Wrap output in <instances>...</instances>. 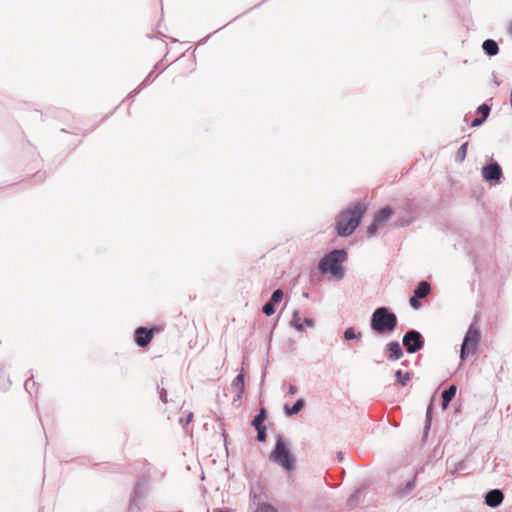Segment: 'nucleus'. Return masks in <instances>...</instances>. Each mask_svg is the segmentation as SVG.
<instances>
[{
    "mask_svg": "<svg viewBox=\"0 0 512 512\" xmlns=\"http://www.w3.org/2000/svg\"><path fill=\"white\" fill-rule=\"evenodd\" d=\"M457 387L454 384L449 385L441 394L442 410H446L452 400L455 398Z\"/></svg>",
    "mask_w": 512,
    "mask_h": 512,
    "instance_id": "19",
    "label": "nucleus"
},
{
    "mask_svg": "<svg viewBox=\"0 0 512 512\" xmlns=\"http://www.w3.org/2000/svg\"><path fill=\"white\" fill-rule=\"evenodd\" d=\"M438 447H435L434 450H433V453L429 456V458H432V457H435L438 453Z\"/></svg>",
    "mask_w": 512,
    "mask_h": 512,
    "instance_id": "46",
    "label": "nucleus"
},
{
    "mask_svg": "<svg viewBox=\"0 0 512 512\" xmlns=\"http://www.w3.org/2000/svg\"><path fill=\"white\" fill-rule=\"evenodd\" d=\"M430 291H431L430 284L425 280H421L417 283V285L413 291V295L415 297L423 299L430 293Z\"/></svg>",
    "mask_w": 512,
    "mask_h": 512,
    "instance_id": "22",
    "label": "nucleus"
},
{
    "mask_svg": "<svg viewBox=\"0 0 512 512\" xmlns=\"http://www.w3.org/2000/svg\"><path fill=\"white\" fill-rule=\"evenodd\" d=\"M222 436H223V438H224V441L226 442V440H227V435H226V433H225V432H223V433H222Z\"/></svg>",
    "mask_w": 512,
    "mask_h": 512,
    "instance_id": "53",
    "label": "nucleus"
},
{
    "mask_svg": "<svg viewBox=\"0 0 512 512\" xmlns=\"http://www.w3.org/2000/svg\"><path fill=\"white\" fill-rule=\"evenodd\" d=\"M164 59H165V56L154 65V68H153L154 71L162 68Z\"/></svg>",
    "mask_w": 512,
    "mask_h": 512,
    "instance_id": "42",
    "label": "nucleus"
},
{
    "mask_svg": "<svg viewBox=\"0 0 512 512\" xmlns=\"http://www.w3.org/2000/svg\"><path fill=\"white\" fill-rule=\"evenodd\" d=\"M60 132L70 134V132H69V131H67V130H66V129H64V128H62V129L60 130Z\"/></svg>",
    "mask_w": 512,
    "mask_h": 512,
    "instance_id": "52",
    "label": "nucleus"
},
{
    "mask_svg": "<svg viewBox=\"0 0 512 512\" xmlns=\"http://www.w3.org/2000/svg\"><path fill=\"white\" fill-rule=\"evenodd\" d=\"M362 339V332L358 331L356 332V329L354 327H347L343 332V340L344 341H361Z\"/></svg>",
    "mask_w": 512,
    "mask_h": 512,
    "instance_id": "26",
    "label": "nucleus"
},
{
    "mask_svg": "<svg viewBox=\"0 0 512 512\" xmlns=\"http://www.w3.org/2000/svg\"><path fill=\"white\" fill-rule=\"evenodd\" d=\"M384 353L388 360L396 361L403 356V349L397 340H392L385 345Z\"/></svg>",
    "mask_w": 512,
    "mask_h": 512,
    "instance_id": "16",
    "label": "nucleus"
},
{
    "mask_svg": "<svg viewBox=\"0 0 512 512\" xmlns=\"http://www.w3.org/2000/svg\"><path fill=\"white\" fill-rule=\"evenodd\" d=\"M82 143V139H78L76 142L72 144L71 150H74L78 145Z\"/></svg>",
    "mask_w": 512,
    "mask_h": 512,
    "instance_id": "45",
    "label": "nucleus"
},
{
    "mask_svg": "<svg viewBox=\"0 0 512 512\" xmlns=\"http://www.w3.org/2000/svg\"><path fill=\"white\" fill-rule=\"evenodd\" d=\"M194 414L193 412H189L185 418H180L179 422L185 428L188 424H190L193 420Z\"/></svg>",
    "mask_w": 512,
    "mask_h": 512,
    "instance_id": "36",
    "label": "nucleus"
},
{
    "mask_svg": "<svg viewBox=\"0 0 512 512\" xmlns=\"http://www.w3.org/2000/svg\"><path fill=\"white\" fill-rule=\"evenodd\" d=\"M118 107H119V105H118V106H116V107H115L112 111H110L108 114H106V115L101 119V122H102V121H104V120H106V119H108V118H109V117L114 113V111H115Z\"/></svg>",
    "mask_w": 512,
    "mask_h": 512,
    "instance_id": "44",
    "label": "nucleus"
},
{
    "mask_svg": "<svg viewBox=\"0 0 512 512\" xmlns=\"http://www.w3.org/2000/svg\"><path fill=\"white\" fill-rule=\"evenodd\" d=\"M402 344L407 353L414 354L424 348L425 338L420 331L409 329L402 337Z\"/></svg>",
    "mask_w": 512,
    "mask_h": 512,
    "instance_id": "10",
    "label": "nucleus"
},
{
    "mask_svg": "<svg viewBox=\"0 0 512 512\" xmlns=\"http://www.w3.org/2000/svg\"><path fill=\"white\" fill-rule=\"evenodd\" d=\"M219 30H222V27H219V29H218V30H216V31H214L212 34H214V33L218 32Z\"/></svg>",
    "mask_w": 512,
    "mask_h": 512,
    "instance_id": "55",
    "label": "nucleus"
},
{
    "mask_svg": "<svg viewBox=\"0 0 512 512\" xmlns=\"http://www.w3.org/2000/svg\"><path fill=\"white\" fill-rule=\"evenodd\" d=\"M369 205L365 199H358L349 204L335 218V233L338 237L347 238L354 234L361 225Z\"/></svg>",
    "mask_w": 512,
    "mask_h": 512,
    "instance_id": "1",
    "label": "nucleus"
},
{
    "mask_svg": "<svg viewBox=\"0 0 512 512\" xmlns=\"http://www.w3.org/2000/svg\"><path fill=\"white\" fill-rule=\"evenodd\" d=\"M134 342L140 348H146L152 341V332L149 331L147 326H138L134 330Z\"/></svg>",
    "mask_w": 512,
    "mask_h": 512,
    "instance_id": "13",
    "label": "nucleus"
},
{
    "mask_svg": "<svg viewBox=\"0 0 512 512\" xmlns=\"http://www.w3.org/2000/svg\"><path fill=\"white\" fill-rule=\"evenodd\" d=\"M34 179L36 182H41L45 179L46 177V172H42V171H37L35 174H34Z\"/></svg>",
    "mask_w": 512,
    "mask_h": 512,
    "instance_id": "39",
    "label": "nucleus"
},
{
    "mask_svg": "<svg viewBox=\"0 0 512 512\" xmlns=\"http://www.w3.org/2000/svg\"><path fill=\"white\" fill-rule=\"evenodd\" d=\"M268 418V411L266 408L262 407L258 410L257 414L251 421V426L254 428L265 427L264 422Z\"/></svg>",
    "mask_w": 512,
    "mask_h": 512,
    "instance_id": "23",
    "label": "nucleus"
},
{
    "mask_svg": "<svg viewBox=\"0 0 512 512\" xmlns=\"http://www.w3.org/2000/svg\"><path fill=\"white\" fill-rule=\"evenodd\" d=\"M303 296L308 297V293L307 292L303 293Z\"/></svg>",
    "mask_w": 512,
    "mask_h": 512,
    "instance_id": "56",
    "label": "nucleus"
},
{
    "mask_svg": "<svg viewBox=\"0 0 512 512\" xmlns=\"http://www.w3.org/2000/svg\"><path fill=\"white\" fill-rule=\"evenodd\" d=\"M290 325L297 332H303L306 328H313L315 326V320L311 317L301 318L300 311L294 309L291 315Z\"/></svg>",
    "mask_w": 512,
    "mask_h": 512,
    "instance_id": "11",
    "label": "nucleus"
},
{
    "mask_svg": "<svg viewBox=\"0 0 512 512\" xmlns=\"http://www.w3.org/2000/svg\"><path fill=\"white\" fill-rule=\"evenodd\" d=\"M480 341L481 330L474 322H472L469 325L461 344L460 358L462 361H464L468 356L476 353Z\"/></svg>",
    "mask_w": 512,
    "mask_h": 512,
    "instance_id": "6",
    "label": "nucleus"
},
{
    "mask_svg": "<svg viewBox=\"0 0 512 512\" xmlns=\"http://www.w3.org/2000/svg\"><path fill=\"white\" fill-rule=\"evenodd\" d=\"M232 388L239 392V394H243L245 392V375L243 372L238 373L231 383Z\"/></svg>",
    "mask_w": 512,
    "mask_h": 512,
    "instance_id": "24",
    "label": "nucleus"
},
{
    "mask_svg": "<svg viewBox=\"0 0 512 512\" xmlns=\"http://www.w3.org/2000/svg\"><path fill=\"white\" fill-rule=\"evenodd\" d=\"M401 215L394 221V228H404L410 226L418 217L420 207L413 198H405L400 205Z\"/></svg>",
    "mask_w": 512,
    "mask_h": 512,
    "instance_id": "5",
    "label": "nucleus"
},
{
    "mask_svg": "<svg viewBox=\"0 0 512 512\" xmlns=\"http://www.w3.org/2000/svg\"><path fill=\"white\" fill-rule=\"evenodd\" d=\"M365 491H366V485L365 484H362V485L358 486L355 489V491L349 496V498L347 500V505L350 508H353V507L357 506L361 502L362 497L365 494Z\"/></svg>",
    "mask_w": 512,
    "mask_h": 512,
    "instance_id": "20",
    "label": "nucleus"
},
{
    "mask_svg": "<svg viewBox=\"0 0 512 512\" xmlns=\"http://www.w3.org/2000/svg\"><path fill=\"white\" fill-rule=\"evenodd\" d=\"M148 489V478L144 476L138 478L130 494L128 512H139L141 510V502L146 497Z\"/></svg>",
    "mask_w": 512,
    "mask_h": 512,
    "instance_id": "7",
    "label": "nucleus"
},
{
    "mask_svg": "<svg viewBox=\"0 0 512 512\" xmlns=\"http://www.w3.org/2000/svg\"><path fill=\"white\" fill-rule=\"evenodd\" d=\"M417 472H415L409 480L404 484H400L396 489V496L398 498H404L407 496L416 486Z\"/></svg>",
    "mask_w": 512,
    "mask_h": 512,
    "instance_id": "18",
    "label": "nucleus"
},
{
    "mask_svg": "<svg viewBox=\"0 0 512 512\" xmlns=\"http://www.w3.org/2000/svg\"><path fill=\"white\" fill-rule=\"evenodd\" d=\"M242 395L243 394H239V392H237L235 398H234V401H237V400H240L242 398Z\"/></svg>",
    "mask_w": 512,
    "mask_h": 512,
    "instance_id": "48",
    "label": "nucleus"
},
{
    "mask_svg": "<svg viewBox=\"0 0 512 512\" xmlns=\"http://www.w3.org/2000/svg\"><path fill=\"white\" fill-rule=\"evenodd\" d=\"M398 325V317L395 312L387 306L377 307L370 317V329L379 336L392 334Z\"/></svg>",
    "mask_w": 512,
    "mask_h": 512,
    "instance_id": "4",
    "label": "nucleus"
},
{
    "mask_svg": "<svg viewBox=\"0 0 512 512\" xmlns=\"http://www.w3.org/2000/svg\"><path fill=\"white\" fill-rule=\"evenodd\" d=\"M284 298V292L278 288L272 292L270 299L263 305L262 312L264 315L270 317L275 314L277 305L282 302Z\"/></svg>",
    "mask_w": 512,
    "mask_h": 512,
    "instance_id": "12",
    "label": "nucleus"
},
{
    "mask_svg": "<svg viewBox=\"0 0 512 512\" xmlns=\"http://www.w3.org/2000/svg\"><path fill=\"white\" fill-rule=\"evenodd\" d=\"M147 328L149 329V331L152 332V338L154 337L155 334H158L163 331V327L158 324H152L150 326H147Z\"/></svg>",
    "mask_w": 512,
    "mask_h": 512,
    "instance_id": "37",
    "label": "nucleus"
},
{
    "mask_svg": "<svg viewBox=\"0 0 512 512\" xmlns=\"http://www.w3.org/2000/svg\"><path fill=\"white\" fill-rule=\"evenodd\" d=\"M336 458L338 462H342L344 460V453L342 451H338L336 454Z\"/></svg>",
    "mask_w": 512,
    "mask_h": 512,
    "instance_id": "43",
    "label": "nucleus"
},
{
    "mask_svg": "<svg viewBox=\"0 0 512 512\" xmlns=\"http://www.w3.org/2000/svg\"><path fill=\"white\" fill-rule=\"evenodd\" d=\"M143 89H140V86L138 85L137 88H135L134 90H132L131 92H129L127 98H133L135 97L137 94H139Z\"/></svg>",
    "mask_w": 512,
    "mask_h": 512,
    "instance_id": "40",
    "label": "nucleus"
},
{
    "mask_svg": "<svg viewBox=\"0 0 512 512\" xmlns=\"http://www.w3.org/2000/svg\"><path fill=\"white\" fill-rule=\"evenodd\" d=\"M306 406V400L303 397L298 398L293 405L285 403L283 405V413L286 417L291 418L301 412Z\"/></svg>",
    "mask_w": 512,
    "mask_h": 512,
    "instance_id": "17",
    "label": "nucleus"
},
{
    "mask_svg": "<svg viewBox=\"0 0 512 512\" xmlns=\"http://www.w3.org/2000/svg\"><path fill=\"white\" fill-rule=\"evenodd\" d=\"M401 365L407 367L408 366V361L407 360L402 361Z\"/></svg>",
    "mask_w": 512,
    "mask_h": 512,
    "instance_id": "51",
    "label": "nucleus"
},
{
    "mask_svg": "<svg viewBox=\"0 0 512 512\" xmlns=\"http://www.w3.org/2000/svg\"><path fill=\"white\" fill-rule=\"evenodd\" d=\"M257 431L256 440L260 443H264L267 440V427L255 428Z\"/></svg>",
    "mask_w": 512,
    "mask_h": 512,
    "instance_id": "30",
    "label": "nucleus"
},
{
    "mask_svg": "<svg viewBox=\"0 0 512 512\" xmlns=\"http://www.w3.org/2000/svg\"><path fill=\"white\" fill-rule=\"evenodd\" d=\"M157 391H158V394H159V398L160 400L163 402V403H168V393H167V390L163 387H160L159 385H157Z\"/></svg>",
    "mask_w": 512,
    "mask_h": 512,
    "instance_id": "35",
    "label": "nucleus"
},
{
    "mask_svg": "<svg viewBox=\"0 0 512 512\" xmlns=\"http://www.w3.org/2000/svg\"><path fill=\"white\" fill-rule=\"evenodd\" d=\"M482 179L491 186L501 184L504 178L501 165L493 158L489 157L488 163L481 168Z\"/></svg>",
    "mask_w": 512,
    "mask_h": 512,
    "instance_id": "9",
    "label": "nucleus"
},
{
    "mask_svg": "<svg viewBox=\"0 0 512 512\" xmlns=\"http://www.w3.org/2000/svg\"><path fill=\"white\" fill-rule=\"evenodd\" d=\"M484 504L490 508L499 507L504 500V493L501 489H490L484 494Z\"/></svg>",
    "mask_w": 512,
    "mask_h": 512,
    "instance_id": "14",
    "label": "nucleus"
},
{
    "mask_svg": "<svg viewBox=\"0 0 512 512\" xmlns=\"http://www.w3.org/2000/svg\"><path fill=\"white\" fill-rule=\"evenodd\" d=\"M154 72V70L150 71L149 74L144 78V80L139 84L140 89L146 88L151 83V81H153V79L155 78Z\"/></svg>",
    "mask_w": 512,
    "mask_h": 512,
    "instance_id": "33",
    "label": "nucleus"
},
{
    "mask_svg": "<svg viewBox=\"0 0 512 512\" xmlns=\"http://www.w3.org/2000/svg\"><path fill=\"white\" fill-rule=\"evenodd\" d=\"M33 377L32 374L24 383V388L30 395L37 392V383L33 380Z\"/></svg>",
    "mask_w": 512,
    "mask_h": 512,
    "instance_id": "28",
    "label": "nucleus"
},
{
    "mask_svg": "<svg viewBox=\"0 0 512 512\" xmlns=\"http://www.w3.org/2000/svg\"><path fill=\"white\" fill-rule=\"evenodd\" d=\"M268 459L281 467L284 472L289 473L296 469L297 459L292 451L291 442L283 434L275 436V444Z\"/></svg>",
    "mask_w": 512,
    "mask_h": 512,
    "instance_id": "2",
    "label": "nucleus"
},
{
    "mask_svg": "<svg viewBox=\"0 0 512 512\" xmlns=\"http://www.w3.org/2000/svg\"><path fill=\"white\" fill-rule=\"evenodd\" d=\"M508 33L509 35L511 36L512 38V21L510 22L509 26H508Z\"/></svg>",
    "mask_w": 512,
    "mask_h": 512,
    "instance_id": "47",
    "label": "nucleus"
},
{
    "mask_svg": "<svg viewBox=\"0 0 512 512\" xmlns=\"http://www.w3.org/2000/svg\"><path fill=\"white\" fill-rule=\"evenodd\" d=\"M430 430H431V426H429L428 423H424L423 433H422V442H426L427 441V438L429 436Z\"/></svg>",
    "mask_w": 512,
    "mask_h": 512,
    "instance_id": "38",
    "label": "nucleus"
},
{
    "mask_svg": "<svg viewBox=\"0 0 512 512\" xmlns=\"http://www.w3.org/2000/svg\"><path fill=\"white\" fill-rule=\"evenodd\" d=\"M345 249H334L325 253L318 262V269L322 274L329 275L334 280H341L345 276L343 263L347 260Z\"/></svg>",
    "mask_w": 512,
    "mask_h": 512,
    "instance_id": "3",
    "label": "nucleus"
},
{
    "mask_svg": "<svg viewBox=\"0 0 512 512\" xmlns=\"http://www.w3.org/2000/svg\"><path fill=\"white\" fill-rule=\"evenodd\" d=\"M92 130H93V129H91V130H86V131L84 132V135H87V134H88L89 132H91Z\"/></svg>",
    "mask_w": 512,
    "mask_h": 512,
    "instance_id": "54",
    "label": "nucleus"
},
{
    "mask_svg": "<svg viewBox=\"0 0 512 512\" xmlns=\"http://www.w3.org/2000/svg\"><path fill=\"white\" fill-rule=\"evenodd\" d=\"M394 214V209L389 205H385L377 209L373 213L372 222L366 227L368 238L375 237L380 227L389 222Z\"/></svg>",
    "mask_w": 512,
    "mask_h": 512,
    "instance_id": "8",
    "label": "nucleus"
},
{
    "mask_svg": "<svg viewBox=\"0 0 512 512\" xmlns=\"http://www.w3.org/2000/svg\"><path fill=\"white\" fill-rule=\"evenodd\" d=\"M468 145L469 142H464L460 145L455 153V162L462 163L465 160L467 156Z\"/></svg>",
    "mask_w": 512,
    "mask_h": 512,
    "instance_id": "27",
    "label": "nucleus"
},
{
    "mask_svg": "<svg viewBox=\"0 0 512 512\" xmlns=\"http://www.w3.org/2000/svg\"><path fill=\"white\" fill-rule=\"evenodd\" d=\"M211 35H212V33H211V34H209L208 36H206V37L201 41V44L205 43V42L207 41V39H208Z\"/></svg>",
    "mask_w": 512,
    "mask_h": 512,
    "instance_id": "50",
    "label": "nucleus"
},
{
    "mask_svg": "<svg viewBox=\"0 0 512 512\" xmlns=\"http://www.w3.org/2000/svg\"><path fill=\"white\" fill-rule=\"evenodd\" d=\"M467 469V462L466 460H460L454 464V468L452 470V473L464 471Z\"/></svg>",
    "mask_w": 512,
    "mask_h": 512,
    "instance_id": "34",
    "label": "nucleus"
},
{
    "mask_svg": "<svg viewBox=\"0 0 512 512\" xmlns=\"http://www.w3.org/2000/svg\"><path fill=\"white\" fill-rule=\"evenodd\" d=\"M254 512H279L272 504L268 502L260 503Z\"/></svg>",
    "mask_w": 512,
    "mask_h": 512,
    "instance_id": "29",
    "label": "nucleus"
},
{
    "mask_svg": "<svg viewBox=\"0 0 512 512\" xmlns=\"http://www.w3.org/2000/svg\"><path fill=\"white\" fill-rule=\"evenodd\" d=\"M476 113L479 114V116L474 118L469 124L470 127L473 128L479 127L486 122L491 113V105H489L487 102L480 104L476 109Z\"/></svg>",
    "mask_w": 512,
    "mask_h": 512,
    "instance_id": "15",
    "label": "nucleus"
},
{
    "mask_svg": "<svg viewBox=\"0 0 512 512\" xmlns=\"http://www.w3.org/2000/svg\"><path fill=\"white\" fill-rule=\"evenodd\" d=\"M432 419H433V403L430 402L426 409V415H425V421L424 423H428L429 426L432 425Z\"/></svg>",
    "mask_w": 512,
    "mask_h": 512,
    "instance_id": "32",
    "label": "nucleus"
},
{
    "mask_svg": "<svg viewBox=\"0 0 512 512\" xmlns=\"http://www.w3.org/2000/svg\"><path fill=\"white\" fill-rule=\"evenodd\" d=\"M421 298L415 297L413 294L409 298V305L413 310H419L422 307V303L420 302Z\"/></svg>",
    "mask_w": 512,
    "mask_h": 512,
    "instance_id": "31",
    "label": "nucleus"
},
{
    "mask_svg": "<svg viewBox=\"0 0 512 512\" xmlns=\"http://www.w3.org/2000/svg\"><path fill=\"white\" fill-rule=\"evenodd\" d=\"M213 512H228V511L224 510L223 508H215L213 510Z\"/></svg>",
    "mask_w": 512,
    "mask_h": 512,
    "instance_id": "49",
    "label": "nucleus"
},
{
    "mask_svg": "<svg viewBox=\"0 0 512 512\" xmlns=\"http://www.w3.org/2000/svg\"><path fill=\"white\" fill-rule=\"evenodd\" d=\"M298 392V387L294 384L289 385L288 394L295 395Z\"/></svg>",
    "mask_w": 512,
    "mask_h": 512,
    "instance_id": "41",
    "label": "nucleus"
},
{
    "mask_svg": "<svg viewBox=\"0 0 512 512\" xmlns=\"http://www.w3.org/2000/svg\"><path fill=\"white\" fill-rule=\"evenodd\" d=\"M482 49L485 55L489 57L496 56L499 53V45L493 39H486L482 43Z\"/></svg>",
    "mask_w": 512,
    "mask_h": 512,
    "instance_id": "21",
    "label": "nucleus"
},
{
    "mask_svg": "<svg viewBox=\"0 0 512 512\" xmlns=\"http://www.w3.org/2000/svg\"><path fill=\"white\" fill-rule=\"evenodd\" d=\"M394 376L396 378L397 383L400 386L405 387L408 384V382L412 379L413 373L410 371L403 372L402 370L399 369L394 372Z\"/></svg>",
    "mask_w": 512,
    "mask_h": 512,
    "instance_id": "25",
    "label": "nucleus"
}]
</instances>
